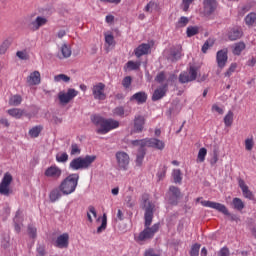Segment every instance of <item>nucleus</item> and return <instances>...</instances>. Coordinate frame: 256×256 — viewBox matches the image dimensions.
<instances>
[{"label": "nucleus", "mask_w": 256, "mask_h": 256, "mask_svg": "<svg viewBox=\"0 0 256 256\" xmlns=\"http://www.w3.org/2000/svg\"><path fill=\"white\" fill-rule=\"evenodd\" d=\"M91 121L96 127V133L98 135H107L109 131H113V129H117L119 127V121L114 119H105L99 115H94L91 117Z\"/></svg>", "instance_id": "obj_2"}, {"label": "nucleus", "mask_w": 256, "mask_h": 256, "mask_svg": "<svg viewBox=\"0 0 256 256\" xmlns=\"http://www.w3.org/2000/svg\"><path fill=\"white\" fill-rule=\"evenodd\" d=\"M93 217L97 219V210H95V207L89 206L87 211V219L89 223H93Z\"/></svg>", "instance_id": "obj_40"}, {"label": "nucleus", "mask_w": 256, "mask_h": 256, "mask_svg": "<svg viewBox=\"0 0 256 256\" xmlns=\"http://www.w3.org/2000/svg\"><path fill=\"white\" fill-rule=\"evenodd\" d=\"M114 117H127V115H129L128 113L125 112V108H123V106H118L116 108L113 109L112 111Z\"/></svg>", "instance_id": "obj_35"}, {"label": "nucleus", "mask_w": 256, "mask_h": 256, "mask_svg": "<svg viewBox=\"0 0 256 256\" xmlns=\"http://www.w3.org/2000/svg\"><path fill=\"white\" fill-rule=\"evenodd\" d=\"M245 23L246 25H248V27H255L256 25V13H249L246 17H245Z\"/></svg>", "instance_id": "obj_34"}, {"label": "nucleus", "mask_w": 256, "mask_h": 256, "mask_svg": "<svg viewBox=\"0 0 256 256\" xmlns=\"http://www.w3.org/2000/svg\"><path fill=\"white\" fill-rule=\"evenodd\" d=\"M235 71H237V63H232L224 73V77H231V75H233Z\"/></svg>", "instance_id": "obj_50"}, {"label": "nucleus", "mask_w": 256, "mask_h": 256, "mask_svg": "<svg viewBox=\"0 0 256 256\" xmlns=\"http://www.w3.org/2000/svg\"><path fill=\"white\" fill-rule=\"evenodd\" d=\"M243 37V31L240 27H233L228 32V39L230 41H237V39H241Z\"/></svg>", "instance_id": "obj_20"}, {"label": "nucleus", "mask_w": 256, "mask_h": 256, "mask_svg": "<svg viewBox=\"0 0 256 256\" xmlns=\"http://www.w3.org/2000/svg\"><path fill=\"white\" fill-rule=\"evenodd\" d=\"M16 56L18 59H21V61H27V59H29V52H27V50H20L16 52Z\"/></svg>", "instance_id": "obj_49"}, {"label": "nucleus", "mask_w": 256, "mask_h": 256, "mask_svg": "<svg viewBox=\"0 0 256 256\" xmlns=\"http://www.w3.org/2000/svg\"><path fill=\"white\" fill-rule=\"evenodd\" d=\"M97 159V156L95 155H87L85 157H78L74 158L70 164L69 168L72 169V171H79L82 169H89L93 163H95V160Z\"/></svg>", "instance_id": "obj_4"}, {"label": "nucleus", "mask_w": 256, "mask_h": 256, "mask_svg": "<svg viewBox=\"0 0 256 256\" xmlns=\"http://www.w3.org/2000/svg\"><path fill=\"white\" fill-rule=\"evenodd\" d=\"M99 221H101V225L97 228V233L101 234L107 229V214L104 213L102 217H98L96 222L99 223Z\"/></svg>", "instance_id": "obj_28"}, {"label": "nucleus", "mask_w": 256, "mask_h": 256, "mask_svg": "<svg viewBox=\"0 0 256 256\" xmlns=\"http://www.w3.org/2000/svg\"><path fill=\"white\" fill-rule=\"evenodd\" d=\"M21 221H23V219L21 218V211L18 210L16 212L15 217H14L16 233H21Z\"/></svg>", "instance_id": "obj_33"}, {"label": "nucleus", "mask_w": 256, "mask_h": 256, "mask_svg": "<svg viewBox=\"0 0 256 256\" xmlns=\"http://www.w3.org/2000/svg\"><path fill=\"white\" fill-rule=\"evenodd\" d=\"M218 256H229V248L223 247L219 252Z\"/></svg>", "instance_id": "obj_63"}, {"label": "nucleus", "mask_w": 256, "mask_h": 256, "mask_svg": "<svg viewBox=\"0 0 256 256\" xmlns=\"http://www.w3.org/2000/svg\"><path fill=\"white\" fill-rule=\"evenodd\" d=\"M41 131H43V126H34L29 130V135L32 137V139H36V137L41 135Z\"/></svg>", "instance_id": "obj_36"}, {"label": "nucleus", "mask_w": 256, "mask_h": 256, "mask_svg": "<svg viewBox=\"0 0 256 256\" xmlns=\"http://www.w3.org/2000/svg\"><path fill=\"white\" fill-rule=\"evenodd\" d=\"M138 148V153L136 155V165H141L145 159V154L147 152V147L136 146Z\"/></svg>", "instance_id": "obj_27"}, {"label": "nucleus", "mask_w": 256, "mask_h": 256, "mask_svg": "<svg viewBox=\"0 0 256 256\" xmlns=\"http://www.w3.org/2000/svg\"><path fill=\"white\" fill-rule=\"evenodd\" d=\"M131 76H126L123 81H122V85L125 89H129V87H131Z\"/></svg>", "instance_id": "obj_57"}, {"label": "nucleus", "mask_w": 256, "mask_h": 256, "mask_svg": "<svg viewBox=\"0 0 256 256\" xmlns=\"http://www.w3.org/2000/svg\"><path fill=\"white\" fill-rule=\"evenodd\" d=\"M203 6L205 15H212V13H215V11H217L219 3H217V0H204Z\"/></svg>", "instance_id": "obj_17"}, {"label": "nucleus", "mask_w": 256, "mask_h": 256, "mask_svg": "<svg viewBox=\"0 0 256 256\" xmlns=\"http://www.w3.org/2000/svg\"><path fill=\"white\" fill-rule=\"evenodd\" d=\"M195 0H182L183 5V11H189V7L191 6V3H193Z\"/></svg>", "instance_id": "obj_60"}, {"label": "nucleus", "mask_w": 256, "mask_h": 256, "mask_svg": "<svg viewBox=\"0 0 256 256\" xmlns=\"http://www.w3.org/2000/svg\"><path fill=\"white\" fill-rule=\"evenodd\" d=\"M62 175L63 170L55 164L49 166L44 171V177H46L47 179H51L52 181H59Z\"/></svg>", "instance_id": "obj_8"}, {"label": "nucleus", "mask_w": 256, "mask_h": 256, "mask_svg": "<svg viewBox=\"0 0 256 256\" xmlns=\"http://www.w3.org/2000/svg\"><path fill=\"white\" fill-rule=\"evenodd\" d=\"M189 23V18L182 16L178 20V27H186V25Z\"/></svg>", "instance_id": "obj_56"}, {"label": "nucleus", "mask_w": 256, "mask_h": 256, "mask_svg": "<svg viewBox=\"0 0 256 256\" xmlns=\"http://www.w3.org/2000/svg\"><path fill=\"white\" fill-rule=\"evenodd\" d=\"M149 51H151V45L141 44L134 50V53H135V56L139 58V57H143V55H147Z\"/></svg>", "instance_id": "obj_23"}, {"label": "nucleus", "mask_w": 256, "mask_h": 256, "mask_svg": "<svg viewBox=\"0 0 256 256\" xmlns=\"http://www.w3.org/2000/svg\"><path fill=\"white\" fill-rule=\"evenodd\" d=\"M254 145H255V142H253V138H247L245 140V149H246V151H252Z\"/></svg>", "instance_id": "obj_53"}, {"label": "nucleus", "mask_w": 256, "mask_h": 256, "mask_svg": "<svg viewBox=\"0 0 256 256\" xmlns=\"http://www.w3.org/2000/svg\"><path fill=\"white\" fill-rule=\"evenodd\" d=\"M145 127V117L142 115H136L134 118L133 133H141Z\"/></svg>", "instance_id": "obj_18"}, {"label": "nucleus", "mask_w": 256, "mask_h": 256, "mask_svg": "<svg viewBox=\"0 0 256 256\" xmlns=\"http://www.w3.org/2000/svg\"><path fill=\"white\" fill-rule=\"evenodd\" d=\"M131 101H136L138 105H143V103L147 102V93L145 92H137L130 98Z\"/></svg>", "instance_id": "obj_24"}, {"label": "nucleus", "mask_w": 256, "mask_h": 256, "mask_svg": "<svg viewBox=\"0 0 256 256\" xmlns=\"http://www.w3.org/2000/svg\"><path fill=\"white\" fill-rule=\"evenodd\" d=\"M212 111H215L219 115H223V113H224L223 108H221V106H219L217 104L212 105Z\"/></svg>", "instance_id": "obj_61"}, {"label": "nucleus", "mask_w": 256, "mask_h": 256, "mask_svg": "<svg viewBox=\"0 0 256 256\" xmlns=\"http://www.w3.org/2000/svg\"><path fill=\"white\" fill-rule=\"evenodd\" d=\"M134 147H151L152 149H157L158 151H163L165 149V142L157 138H146L142 140L132 141Z\"/></svg>", "instance_id": "obj_5"}, {"label": "nucleus", "mask_w": 256, "mask_h": 256, "mask_svg": "<svg viewBox=\"0 0 256 256\" xmlns=\"http://www.w3.org/2000/svg\"><path fill=\"white\" fill-rule=\"evenodd\" d=\"M27 83L30 86L33 85H39L41 83V73L39 71H34L32 72L28 77H27Z\"/></svg>", "instance_id": "obj_21"}, {"label": "nucleus", "mask_w": 256, "mask_h": 256, "mask_svg": "<svg viewBox=\"0 0 256 256\" xmlns=\"http://www.w3.org/2000/svg\"><path fill=\"white\" fill-rule=\"evenodd\" d=\"M56 161L57 163H67V161H69V154L66 152L56 154Z\"/></svg>", "instance_id": "obj_44"}, {"label": "nucleus", "mask_w": 256, "mask_h": 256, "mask_svg": "<svg viewBox=\"0 0 256 256\" xmlns=\"http://www.w3.org/2000/svg\"><path fill=\"white\" fill-rule=\"evenodd\" d=\"M141 67V61H128L124 67V71H137Z\"/></svg>", "instance_id": "obj_26"}, {"label": "nucleus", "mask_w": 256, "mask_h": 256, "mask_svg": "<svg viewBox=\"0 0 256 256\" xmlns=\"http://www.w3.org/2000/svg\"><path fill=\"white\" fill-rule=\"evenodd\" d=\"M77 185H79V174H70L60 183L59 189L63 195H71L75 193Z\"/></svg>", "instance_id": "obj_3"}, {"label": "nucleus", "mask_w": 256, "mask_h": 256, "mask_svg": "<svg viewBox=\"0 0 256 256\" xmlns=\"http://www.w3.org/2000/svg\"><path fill=\"white\" fill-rule=\"evenodd\" d=\"M207 157V148H200L197 156V163H204Z\"/></svg>", "instance_id": "obj_45"}, {"label": "nucleus", "mask_w": 256, "mask_h": 256, "mask_svg": "<svg viewBox=\"0 0 256 256\" xmlns=\"http://www.w3.org/2000/svg\"><path fill=\"white\" fill-rule=\"evenodd\" d=\"M92 95L96 101H105L107 94L105 93V84L98 82L92 86Z\"/></svg>", "instance_id": "obj_9"}, {"label": "nucleus", "mask_w": 256, "mask_h": 256, "mask_svg": "<svg viewBox=\"0 0 256 256\" xmlns=\"http://www.w3.org/2000/svg\"><path fill=\"white\" fill-rule=\"evenodd\" d=\"M55 83H69L71 81V77L65 74H58L54 76Z\"/></svg>", "instance_id": "obj_38"}, {"label": "nucleus", "mask_w": 256, "mask_h": 256, "mask_svg": "<svg viewBox=\"0 0 256 256\" xmlns=\"http://www.w3.org/2000/svg\"><path fill=\"white\" fill-rule=\"evenodd\" d=\"M60 51L62 53V57H60V59H69V57H71V46H69L67 43L62 44Z\"/></svg>", "instance_id": "obj_30"}, {"label": "nucleus", "mask_w": 256, "mask_h": 256, "mask_svg": "<svg viewBox=\"0 0 256 256\" xmlns=\"http://www.w3.org/2000/svg\"><path fill=\"white\" fill-rule=\"evenodd\" d=\"M165 93H167V87L156 89L152 95V101H159V99H163V97H165Z\"/></svg>", "instance_id": "obj_29"}, {"label": "nucleus", "mask_w": 256, "mask_h": 256, "mask_svg": "<svg viewBox=\"0 0 256 256\" xmlns=\"http://www.w3.org/2000/svg\"><path fill=\"white\" fill-rule=\"evenodd\" d=\"M200 203L203 207H209L210 209H215L216 211H219V213H223V215H227L228 217H230L231 221H237L238 219L235 215L229 212L227 206H225L224 204L208 200H202Z\"/></svg>", "instance_id": "obj_6"}, {"label": "nucleus", "mask_w": 256, "mask_h": 256, "mask_svg": "<svg viewBox=\"0 0 256 256\" xmlns=\"http://www.w3.org/2000/svg\"><path fill=\"white\" fill-rule=\"evenodd\" d=\"M125 202L127 204V207H134L135 202H133V197L132 196H126Z\"/></svg>", "instance_id": "obj_62"}, {"label": "nucleus", "mask_w": 256, "mask_h": 256, "mask_svg": "<svg viewBox=\"0 0 256 256\" xmlns=\"http://www.w3.org/2000/svg\"><path fill=\"white\" fill-rule=\"evenodd\" d=\"M62 196L63 192L61 191V189L56 188L50 192L49 199L51 203H55L56 201H59V199H61Z\"/></svg>", "instance_id": "obj_31"}, {"label": "nucleus", "mask_w": 256, "mask_h": 256, "mask_svg": "<svg viewBox=\"0 0 256 256\" xmlns=\"http://www.w3.org/2000/svg\"><path fill=\"white\" fill-rule=\"evenodd\" d=\"M52 245L56 249H69V233H63L53 238Z\"/></svg>", "instance_id": "obj_10"}, {"label": "nucleus", "mask_w": 256, "mask_h": 256, "mask_svg": "<svg viewBox=\"0 0 256 256\" xmlns=\"http://www.w3.org/2000/svg\"><path fill=\"white\" fill-rule=\"evenodd\" d=\"M233 111H228V113L224 117V125L225 127H231L233 125Z\"/></svg>", "instance_id": "obj_42"}, {"label": "nucleus", "mask_w": 256, "mask_h": 256, "mask_svg": "<svg viewBox=\"0 0 256 256\" xmlns=\"http://www.w3.org/2000/svg\"><path fill=\"white\" fill-rule=\"evenodd\" d=\"M13 183V176L11 173L7 172L4 174L2 181L0 183V195L9 196L10 188L9 186Z\"/></svg>", "instance_id": "obj_11"}, {"label": "nucleus", "mask_w": 256, "mask_h": 256, "mask_svg": "<svg viewBox=\"0 0 256 256\" xmlns=\"http://www.w3.org/2000/svg\"><path fill=\"white\" fill-rule=\"evenodd\" d=\"M187 37H195V35L199 34L198 26H188L186 29Z\"/></svg>", "instance_id": "obj_43"}, {"label": "nucleus", "mask_w": 256, "mask_h": 256, "mask_svg": "<svg viewBox=\"0 0 256 256\" xmlns=\"http://www.w3.org/2000/svg\"><path fill=\"white\" fill-rule=\"evenodd\" d=\"M238 185H239V187L242 191L243 196L246 199H249L250 201H253V199H254L253 192H251V190H249V186H247L245 181L243 179H239L238 180Z\"/></svg>", "instance_id": "obj_19"}, {"label": "nucleus", "mask_w": 256, "mask_h": 256, "mask_svg": "<svg viewBox=\"0 0 256 256\" xmlns=\"http://www.w3.org/2000/svg\"><path fill=\"white\" fill-rule=\"evenodd\" d=\"M165 175H167V167L162 166L159 168V170L157 172L158 180L163 181V179H165Z\"/></svg>", "instance_id": "obj_51"}, {"label": "nucleus", "mask_w": 256, "mask_h": 256, "mask_svg": "<svg viewBox=\"0 0 256 256\" xmlns=\"http://www.w3.org/2000/svg\"><path fill=\"white\" fill-rule=\"evenodd\" d=\"M199 249H201V245L200 244H194L191 247L190 255L191 256H199Z\"/></svg>", "instance_id": "obj_54"}, {"label": "nucleus", "mask_w": 256, "mask_h": 256, "mask_svg": "<svg viewBox=\"0 0 256 256\" xmlns=\"http://www.w3.org/2000/svg\"><path fill=\"white\" fill-rule=\"evenodd\" d=\"M142 203L145 208V228L142 232L139 233L137 237H135V241H137V243H143L144 241H149V239H153V237H155V233L159 231L160 226L159 223H156L151 227V223H153V209H155V204L149 201V194L142 195Z\"/></svg>", "instance_id": "obj_1"}, {"label": "nucleus", "mask_w": 256, "mask_h": 256, "mask_svg": "<svg viewBox=\"0 0 256 256\" xmlns=\"http://www.w3.org/2000/svg\"><path fill=\"white\" fill-rule=\"evenodd\" d=\"M159 7V4L155 1H150L145 7L144 11L145 13H153L154 11H157V8Z\"/></svg>", "instance_id": "obj_37"}, {"label": "nucleus", "mask_w": 256, "mask_h": 256, "mask_svg": "<svg viewBox=\"0 0 256 256\" xmlns=\"http://www.w3.org/2000/svg\"><path fill=\"white\" fill-rule=\"evenodd\" d=\"M172 176L174 179V183H181V181H183V177L181 176V170L179 169L173 170Z\"/></svg>", "instance_id": "obj_48"}, {"label": "nucleus", "mask_w": 256, "mask_h": 256, "mask_svg": "<svg viewBox=\"0 0 256 256\" xmlns=\"http://www.w3.org/2000/svg\"><path fill=\"white\" fill-rule=\"evenodd\" d=\"M231 205L236 211H243L245 209V203L240 198H234Z\"/></svg>", "instance_id": "obj_32"}, {"label": "nucleus", "mask_w": 256, "mask_h": 256, "mask_svg": "<svg viewBox=\"0 0 256 256\" xmlns=\"http://www.w3.org/2000/svg\"><path fill=\"white\" fill-rule=\"evenodd\" d=\"M28 234L32 239H35L37 237V228L33 227L32 225L28 226Z\"/></svg>", "instance_id": "obj_58"}, {"label": "nucleus", "mask_w": 256, "mask_h": 256, "mask_svg": "<svg viewBox=\"0 0 256 256\" xmlns=\"http://www.w3.org/2000/svg\"><path fill=\"white\" fill-rule=\"evenodd\" d=\"M177 79V76L175 74H167L165 72H160L157 74L155 81L157 83H165L164 87H168L169 83H173Z\"/></svg>", "instance_id": "obj_14"}, {"label": "nucleus", "mask_w": 256, "mask_h": 256, "mask_svg": "<svg viewBox=\"0 0 256 256\" xmlns=\"http://www.w3.org/2000/svg\"><path fill=\"white\" fill-rule=\"evenodd\" d=\"M116 161L119 169L122 171H127V167H129V154L124 151H120L116 153Z\"/></svg>", "instance_id": "obj_12"}, {"label": "nucleus", "mask_w": 256, "mask_h": 256, "mask_svg": "<svg viewBox=\"0 0 256 256\" xmlns=\"http://www.w3.org/2000/svg\"><path fill=\"white\" fill-rule=\"evenodd\" d=\"M79 95V91H77L75 88H69L67 91L62 90L58 93V101L59 105H62V107H65V105H69Z\"/></svg>", "instance_id": "obj_7"}, {"label": "nucleus", "mask_w": 256, "mask_h": 256, "mask_svg": "<svg viewBox=\"0 0 256 256\" xmlns=\"http://www.w3.org/2000/svg\"><path fill=\"white\" fill-rule=\"evenodd\" d=\"M47 255V252L45 251L44 245H38L37 246V256H45Z\"/></svg>", "instance_id": "obj_59"}, {"label": "nucleus", "mask_w": 256, "mask_h": 256, "mask_svg": "<svg viewBox=\"0 0 256 256\" xmlns=\"http://www.w3.org/2000/svg\"><path fill=\"white\" fill-rule=\"evenodd\" d=\"M214 43H215V40H213V39H208V40L204 43V45L202 46V52L207 53V51H209V48H210V47H213Z\"/></svg>", "instance_id": "obj_52"}, {"label": "nucleus", "mask_w": 256, "mask_h": 256, "mask_svg": "<svg viewBox=\"0 0 256 256\" xmlns=\"http://www.w3.org/2000/svg\"><path fill=\"white\" fill-rule=\"evenodd\" d=\"M47 21V18H45L44 16L36 17V19L31 23L33 31H39L41 27L47 25Z\"/></svg>", "instance_id": "obj_22"}, {"label": "nucleus", "mask_w": 256, "mask_h": 256, "mask_svg": "<svg viewBox=\"0 0 256 256\" xmlns=\"http://www.w3.org/2000/svg\"><path fill=\"white\" fill-rule=\"evenodd\" d=\"M197 79V68L190 66L187 72H183L179 76L180 83H189Z\"/></svg>", "instance_id": "obj_13"}, {"label": "nucleus", "mask_w": 256, "mask_h": 256, "mask_svg": "<svg viewBox=\"0 0 256 256\" xmlns=\"http://www.w3.org/2000/svg\"><path fill=\"white\" fill-rule=\"evenodd\" d=\"M8 115L14 119H21L25 115V110L21 108H12L7 110Z\"/></svg>", "instance_id": "obj_25"}, {"label": "nucleus", "mask_w": 256, "mask_h": 256, "mask_svg": "<svg viewBox=\"0 0 256 256\" xmlns=\"http://www.w3.org/2000/svg\"><path fill=\"white\" fill-rule=\"evenodd\" d=\"M181 197V190L175 186H170L169 192H168V202L170 205H177V202L179 201Z\"/></svg>", "instance_id": "obj_15"}, {"label": "nucleus", "mask_w": 256, "mask_h": 256, "mask_svg": "<svg viewBox=\"0 0 256 256\" xmlns=\"http://www.w3.org/2000/svg\"><path fill=\"white\" fill-rule=\"evenodd\" d=\"M245 50V43L238 42L234 45L233 54L234 55H241V53Z\"/></svg>", "instance_id": "obj_46"}, {"label": "nucleus", "mask_w": 256, "mask_h": 256, "mask_svg": "<svg viewBox=\"0 0 256 256\" xmlns=\"http://www.w3.org/2000/svg\"><path fill=\"white\" fill-rule=\"evenodd\" d=\"M229 56L227 55V49H222L216 54V62L219 69H225Z\"/></svg>", "instance_id": "obj_16"}, {"label": "nucleus", "mask_w": 256, "mask_h": 256, "mask_svg": "<svg viewBox=\"0 0 256 256\" xmlns=\"http://www.w3.org/2000/svg\"><path fill=\"white\" fill-rule=\"evenodd\" d=\"M145 256H161L155 252L153 249H148L145 251Z\"/></svg>", "instance_id": "obj_64"}, {"label": "nucleus", "mask_w": 256, "mask_h": 256, "mask_svg": "<svg viewBox=\"0 0 256 256\" xmlns=\"http://www.w3.org/2000/svg\"><path fill=\"white\" fill-rule=\"evenodd\" d=\"M23 98L21 97V95H14L10 98L9 100V105H11L12 107H19V104L22 103Z\"/></svg>", "instance_id": "obj_39"}, {"label": "nucleus", "mask_w": 256, "mask_h": 256, "mask_svg": "<svg viewBox=\"0 0 256 256\" xmlns=\"http://www.w3.org/2000/svg\"><path fill=\"white\" fill-rule=\"evenodd\" d=\"M105 43L109 47H115V37L111 33H104Z\"/></svg>", "instance_id": "obj_41"}, {"label": "nucleus", "mask_w": 256, "mask_h": 256, "mask_svg": "<svg viewBox=\"0 0 256 256\" xmlns=\"http://www.w3.org/2000/svg\"><path fill=\"white\" fill-rule=\"evenodd\" d=\"M80 154H81V149L79 148V145L72 144L70 155H80Z\"/></svg>", "instance_id": "obj_55"}, {"label": "nucleus", "mask_w": 256, "mask_h": 256, "mask_svg": "<svg viewBox=\"0 0 256 256\" xmlns=\"http://www.w3.org/2000/svg\"><path fill=\"white\" fill-rule=\"evenodd\" d=\"M9 47H11V40H4L3 43L0 45V55H5Z\"/></svg>", "instance_id": "obj_47"}]
</instances>
